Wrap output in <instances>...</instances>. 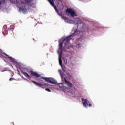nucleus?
<instances>
[{
	"label": "nucleus",
	"mask_w": 125,
	"mask_h": 125,
	"mask_svg": "<svg viewBox=\"0 0 125 125\" xmlns=\"http://www.w3.org/2000/svg\"><path fill=\"white\" fill-rule=\"evenodd\" d=\"M73 36H75V33H73V35H70L69 36L64 39L62 42H59V49L58 50V52L59 54H62V47H63V43H64L65 45V48H67L68 49L71 47L70 41L72 40V37H73Z\"/></svg>",
	"instance_id": "nucleus-1"
},
{
	"label": "nucleus",
	"mask_w": 125,
	"mask_h": 125,
	"mask_svg": "<svg viewBox=\"0 0 125 125\" xmlns=\"http://www.w3.org/2000/svg\"><path fill=\"white\" fill-rule=\"evenodd\" d=\"M41 79L42 80H44L46 81V82H48L50 83H52V84H56L57 83V82L54 79L50 77V78H47V77H41Z\"/></svg>",
	"instance_id": "nucleus-2"
},
{
	"label": "nucleus",
	"mask_w": 125,
	"mask_h": 125,
	"mask_svg": "<svg viewBox=\"0 0 125 125\" xmlns=\"http://www.w3.org/2000/svg\"><path fill=\"white\" fill-rule=\"evenodd\" d=\"M59 63L60 66H61L62 69L63 70V72L64 73L67 72V68H66L65 66H63L62 64V60H61V56H62V54H59Z\"/></svg>",
	"instance_id": "nucleus-3"
},
{
	"label": "nucleus",
	"mask_w": 125,
	"mask_h": 125,
	"mask_svg": "<svg viewBox=\"0 0 125 125\" xmlns=\"http://www.w3.org/2000/svg\"><path fill=\"white\" fill-rule=\"evenodd\" d=\"M82 100L83 101V105L85 108H87V106H88V107H91L92 104L89 103V101H88L87 99L82 98Z\"/></svg>",
	"instance_id": "nucleus-4"
},
{
	"label": "nucleus",
	"mask_w": 125,
	"mask_h": 125,
	"mask_svg": "<svg viewBox=\"0 0 125 125\" xmlns=\"http://www.w3.org/2000/svg\"><path fill=\"white\" fill-rule=\"evenodd\" d=\"M32 82L33 83H34V84H36V85L39 86V87H41L42 88H46V87L48 86V84L47 83H44V84H42L37 83V82L35 81H32Z\"/></svg>",
	"instance_id": "nucleus-5"
},
{
	"label": "nucleus",
	"mask_w": 125,
	"mask_h": 125,
	"mask_svg": "<svg viewBox=\"0 0 125 125\" xmlns=\"http://www.w3.org/2000/svg\"><path fill=\"white\" fill-rule=\"evenodd\" d=\"M65 11L66 13H69V14H70L71 16H72V17L76 16V12H75V11L73 10L71 8H67Z\"/></svg>",
	"instance_id": "nucleus-6"
},
{
	"label": "nucleus",
	"mask_w": 125,
	"mask_h": 125,
	"mask_svg": "<svg viewBox=\"0 0 125 125\" xmlns=\"http://www.w3.org/2000/svg\"><path fill=\"white\" fill-rule=\"evenodd\" d=\"M29 73H30L33 77H35V78H41V74H39L38 73L35 72L33 70H30Z\"/></svg>",
	"instance_id": "nucleus-7"
},
{
	"label": "nucleus",
	"mask_w": 125,
	"mask_h": 125,
	"mask_svg": "<svg viewBox=\"0 0 125 125\" xmlns=\"http://www.w3.org/2000/svg\"><path fill=\"white\" fill-rule=\"evenodd\" d=\"M49 2L51 4L52 6H53L55 10L57 12H58V10H57V8H56V7L55 5H54V2H53V0H48Z\"/></svg>",
	"instance_id": "nucleus-8"
},
{
	"label": "nucleus",
	"mask_w": 125,
	"mask_h": 125,
	"mask_svg": "<svg viewBox=\"0 0 125 125\" xmlns=\"http://www.w3.org/2000/svg\"><path fill=\"white\" fill-rule=\"evenodd\" d=\"M64 81L65 83L66 84H67V85H68V86H69L70 87H73V84L71 83H70V82L67 81L65 78H64Z\"/></svg>",
	"instance_id": "nucleus-9"
},
{
	"label": "nucleus",
	"mask_w": 125,
	"mask_h": 125,
	"mask_svg": "<svg viewBox=\"0 0 125 125\" xmlns=\"http://www.w3.org/2000/svg\"><path fill=\"white\" fill-rule=\"evenodd\" d=\"M22 73L26 78H31V76L29 75L27 72L22 71Z\"/></svg>",
	"instance_id": "nucleus-10"
},
{
	"label": "nucleus",
	"mask_w": 125,
	"mask_h": 125,
	"mask_svg": "<svg viewBox=\"0 0 125 125\" xmlns=\"http://www.w3.org/2000/svg\"><path fill=\"white\" fill-rule=\"evenodd\" d=\"M20 10H21V11H23L24 12H26V11H27V9H26L25 7L20 8Z\"/></svg>",
	"instance_id": "nucleus-11"
},
{
	"label": "nucleus",
	"mask_w": 125,
	"mask_h": 125,
	"mask_svg": "<svg viewBox=\"0 0 125 125\" xmlns=\"http://www.w3.org/2000/svg\"><path fill=\"white\" fill-rule=\"evenodd\" d=\"M34 0H24L26 3H32Z\"/></svg>",
	"instance_id": "nucleus-12"
},
{
	"label": "nucleus",
	"mask_w": 125,
	"mask_h": 125,
	"mask_svg": "<svg viewBox=\"0 0 125 125\" xmlns=\"http://www.w3.org/2000/svg\"><path fill=\"white\" fill-rule=\"evenodd\" d=\"M5 1V0H0V6H1V4Z\"/></svg>",
	"instance_id": "nucleus-13"
},
{
	"label": "nucleus",
	"mask_w": 125,
	"mask_h": 125,
	"mask_svg": "<svg viewBox=\"0 0 125 125\" xmlns=\"http://www.w3.org/2000/svg\"><path fill=\"white\" fill-rule=\"evenodd\" d=\"M8 58L11 60V62H14V59L12 58V57H8Z\"/></svg>",
	"instance_id": "nucleus-14"
},
{
	"label": "nucleus",
	"mask_w": 125,
	"mask_h": 125,
	"mask_svg": "<svg viewBox=\"0 0 125 125\" xmlns=\"http://www.w3.org/2000/svg\"><path fill=\"white\" fill-rule=\"evenodd\" d=\"M57 12L58 15H59V16H62V12H60L59 13V12H58V11Z\"/></svg>",
	"instance_id": "nucleus-15"
},
{
	"label": "nucleus",
	"mask_w": 125,
	"mask_h": 125,
	"mask_svg": "<svg viewBox=\"0 0 125 125\" xmlns=\"http://www.w3.org/2000/svg\"><path fill=\"white\" fill-rule=\"evenodd\" d=\"M45 90H46V91H48V92H51V90L48 88L45 89Z\"/></svg>",
	"instance_id": "nucleus-16"
},
{
	"label": "nucleus",
	"mask_w": 125,
	"mask_h": 125,
	"mask_svg": "<svg viewBox=\"0 0 125 125\" xmlns=\"http://www.w3.org/2000/svg\"><path fill=\"white\" fill-rule=\"evenodd\" d=\"M62 18L64 20H68V18H67V17H63Z\"/></svg>",
	"instance_id": "nucleus-17"
},
{
	"label": "nucleus",
	"mask_w": 125,
	"mask_h": 125,
	"mask_svg": "<svg viewBox=\"0 0 125 125\" xmlns=\"http://www.w3.org/2000/svg\"><path fill=\"white\" fill-rule=\"evenodd\" d=\"M77 46H78V47H81V44H78Z\"/></svg>",
	"instance_id": "nucleus-18"
},
{
	"label": "nucleus",
	"mask_w": 125,
	"mask_h": 125,
	"mask_svg": "<svg viewBox=\"0 0 125 125\" xmlns=\"http://www.w3.org/2000/svg\"><path fill=\"white\" fill-rule=\"evenodd\" d=\"M12 80H13V78H10L9 81H12Z\"/></svg>",
	"instance_id": "nucleus-19"
},
{
	"label": "nucleus",
	"mask_w": 125,
	"mask_h": 125,
	"mask_svg": "<svg viewBox=\"0 0 125 125\" xmlns=\"http://www.w3.org/2000/svg\"><path fill=\"white\" fill-rule=\"evenodd\" d=\"M61 76L62 80H63V76L61 75Z\"/></svg>",
	"instance_id": "nucleus-20"
},
{
	"label": "nucleus",
	"mask_w": 125,
	"mask_h": 125,
	"mask_svg": "<svg viewBox=\"0 0 125 125\" xmlns=\"http://www.w3.org/2000/svg\"><path fill=\"white\" fill-rule=\"evenodd\" d=\"M67 76H68V77H70V74H67Z\"/></svg>",
	"instance_id": "nucleus-21"
},
{
	"label": "nucleus",
	"mask_w": 125,
	"mask_h": 125,
	"mask_svg": "<svg viewBox=\"0 0 125 125\" xmlns=\"http://www.w3.org/2000/svg\"><path fill=\"white\" fill-rule=\"evenodd\" d=\"M5 55H6V56H9L7 54H5Z\"/></svg>",
	"instance_id": "nucleus-22"
},
{
	"label": "nucleus",
	"mask_w": 125,
	"mask_h": 125,
	"mask_svg": "<svg viewBox=\"0 0 125 125\" xmlns=\"http://www.w3.org/2000/svg\"><path fill=\"white\" fill-rule=\"evenodd\" d=\"M25 80H26V81H28V80H27V79H25Z\"/></svg>",
	"instance_id": "nucleus-23"
}]
</instances>
